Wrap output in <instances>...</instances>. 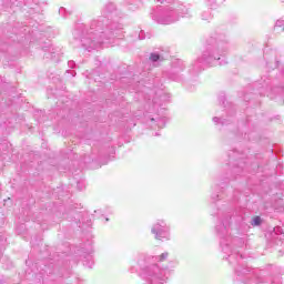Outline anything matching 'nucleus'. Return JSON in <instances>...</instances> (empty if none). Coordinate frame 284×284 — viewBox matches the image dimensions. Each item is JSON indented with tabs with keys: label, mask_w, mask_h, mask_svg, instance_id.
Here are the masks:
<instances>
[{
	"label": "nucleus",
	"mask_w": 284,
	"mask_h": 284,
	"mask_svg": "<svg viewBox=\"0 0 284 284\" xmlns=\"http://www.w3.org/2000/svg\"><path fill=\"white\" fill-rule=\"evenodd\" d=\"M151 232L152 234H155V239H168V226L163 221L154 224Z\"/></svg>",
	"instance_id": "1"
},
{
	"label": "nucleus",
	"mask_w": 284,
	"mask_h": 284,
	"mask_svg": "<svg viewBox=\"0 0 284 284\" xmlns=\"http://www.w3.org/2000/svg\"><path fill=\"white\" fill-rule=\"evenodd\" d=\"M212 60H213V58H212V55H210V52H204L202 54V61H205L206 63L212 64Z\"/></svg>",
	"instance_id": "2"
},
{
	"label": "nucleus",
	"mask_w": 284,
	"mask_h": 284,
	"mask_svg": "<svg viewBox=\"0 0 284 284\" xmlns=\"http://www.w3.org/2000/svg\"><path fill=\"white\" fill-rule=\"evenodd\" d=\"M150 59H151V61L156 62V61H159L160 57L156 53H152Z\"/></svg>",
	"instance_id": "3"
},
{
	"label": "nucleus",
	"mask_w": 284,
	"mask_h": 284,
	"mask_svg": "<svg viewBox=\"0 0 284 284\" xmlns=\"http://www.w3.org/2000/svg\"><path fill=\"white\" fill-rule=\"evenodd\" d=\"M261 223V217L256 216L253 219L252 225H258Z\"/></svg>",
	"instance_id": "4"
},
{
	"label": "nucleus",
	"mask_w": 284,
	"mask_h": 284,
	"mask_svg": "<svg viewBox=\"0 0 284 284\" xmlns=\"http://www.w3.org/2000/svg\"><path fill=\"white\" fill-rule=\"evenodd\" d=\"M165 258H168V253H163V254L160 256V261H165Z\"/></svg>",
	"instance_id": "5"
},
{
	"label": "nucleus",
	"mask_w": 284,
	"mask_h": 284,
	"mask_svg": "<svg viewBox=\"0 0 284 284\" xmlns=\"http://www.w3.org/2000/svg\"><path fill=\"white\" fill-rule=\"evenodd\" d=\"M214 123H219L220 119L219 118H213Z\"/></svg>",
	"instance_id": "6"
}]
</instances>
